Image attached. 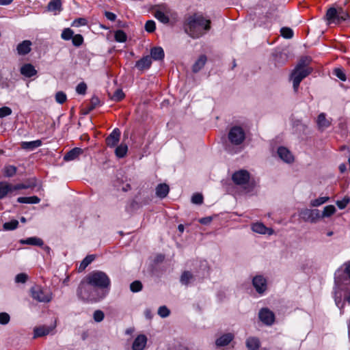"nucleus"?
Instances as JSON below:
<instances>
[{"label": "nucleus", "instance_id": "1", "mask_svg": "<svg viewBox=\"0 0 350 350\" xmlns=\"http://www.w3.org/2000/svg\"><path fill=\"white\" fill-rule=\"evenodd\" d=\"M185 32L193 38H198L211 29V21L202 14H193L188 16L184 23Z\"/></svg>", "mask_w": 350, "mask_h": 350}, {"label": "nucleus", "instance_id": "2", "mask_svg": "<svg viewBox=\"0 0 350 350\" xmlns=\"http://www.w3.org/2000/svg\"><path fill=\"white\" fill-rule=\"evenodd\" d=\"M77 295L83 301L98 302L106 297L107 291L96 288L84 278L77 288Z\"/></svg>", "mask_w": 350, "mask_h": 350}, {"label": "nucleus", "instance_id": "3", "mask_svg": "<svg viewBox=\"0 0 350 350\" xmlns=\"http://www.w3.org/2000/svg\"><path fill=\"white\" fill-rule=\"evenodd\" d=\"M85 278L96 288L109 291L111 281L105 272L100 271H92L88 274Z\"/></svg>", "mask_w": 350, "mask_h": 350}, {"label": "nucleus", "instance_id": "4", "mask_svg": "<svg viewBox=\"0 0 350 350\" xmlns=\"http://www.w3.org/2000/svg\"><path fill=\"white\" fill-rule=\"evenodd\" d=\"M31 297L38 301L43 303L50 302L53 298L52 293L49 290L45 289L39 285H34L30 288Z\"/></svg>", "mask_w": 350, "mask_h": 350}, {"label": "nucleus", "instance_id": "5", "mask_svg": "<svg viewBox=\"0 0 350 350\" xmlns=\"http://www.w3.org/2000/svg\"><path fill=\"white\" fill-rule=\"evenodd\" d=\"M312 71V69H299L294 68L291 75V80L293 81V90L296 92L298 90L301 81L308 76Z\"/></svg>", "mask_w": 350, "mask_h": 350}, {"label": "nucleus", "instance_id": "6", "mask_svg": "<svg viewBox=\"0 0 350 350\" xmlns=\"http://www.w3.org/2000/svg\"><path fill=\"white\" fill-rule=\"evenodd\" d=\"M245 139L244 130L238 126H233L228 133V139L234 145L241 144Z\"/></svg>", "mask_w": 350, "mask_h": 350}, {"label": "nucleus", "instance_id": "7", "mask_svg": "<svg viewBox=\"0 0 350 350\" xmlns=\"http://www.w3.org/2000/svg\"><path fill=\"white\" fill-rule=\"evenodd\" d=\"M232 179L236 185H245L249 182L250 174L247 170H241L232 174Z\"/></svg>", "mask_w": 350, "mask_h": 350}, {"label": "nucleus", "instance_id": "8", "mask_svg": "<svg viewBox=\"0 0 350 350\" xmlns=\"http://www.w3.org/2000/svg\"><path fill=\"white\" fill-rule=\"evenodd\" d=\"M260 320L267 325H272L275 321V314L267 308H262L258 313Z\"/></svg>", "mask_w": 350, "mask_h": 350}, {"label": "nucleus", "instance_id": "9", "mask_svg": "<svg viewBox=\"0 0 350 350\" xmlns=\"http://www.w3.org/2000/svg\"><path fill=\"white\" fill-rule=\"evenodd\" d=\"M252 284L256 291L260 293H263L267 289V281L262 275H256L253 278Z\"/></svg>", "mask_w": 350, "mask_h": 350}, {"label": "nucleus", "instance_id": "10", "mask_svg": "<svg viewBox=\"0 0 350 350\" xmlns=\"http://www.w3.org/2000/svg\"><path fill=\"white\" fill-rule=\"evenodd\" d=\"M300 216L304 221H314L315 218L320 217L319 211L317 209H304L300 212Z\"/></svg>", "mask_w": 350, "mask_h": 350}, {"label": "nucleus", "instance_id": "11", "mask_svg": "<svg viewBox=\"0 0 350 350\" xmlns=\"http://www.w3.org/2000/svg\"><path fill=\"white\" fill-rule=\"evenodd\" d=\"M120 131L118 129H115L106 138V144L109 147H115L120 141Z\"/></svg>", "mask_w": 350, "mask_h": 350}, {"label": "nucleus", "instance_id": "12", "mask_svg": "<svg viewBox=\"0 0 350 350\" xmlns=\"http://www.w3.org/2000/svg\"><path fill=\"white\" fill-rule=\"evenodd\" d=\"M31 42L30 40H24L19 43L16 46V51L19 55H25L31 50Z\"/></svg>", "mask_w": 350, "mask_h": 350}, {"label": "nucleus", "instance_id": "13", "mask_svg": "<svg viewBox=\"0 0 350 350\" xmlns=\"http://www.w3.org/2000/svg\"><path fill=\"white\" fill-rule=\"evenodd\" d=\"M83 153V150L80 148H74L64 156V160L66 161H70L77 159L79 155Z\"/></svg>", "mask_w": 350, "mask_h": 350}, {"label": "nucleus", "instance_id": "14", "mask_svg": "<svg viewBox=\"0 0 350 350\" xmlns=\"http://www.w3.org/2000/svg\"><path fill=\"white\" fill-rule=\"evenodd\" d=\"M147 338L145 335H139L134 340L133 350H143L146 345Z\"/></svg>", "mask_w": 350, "mask_h": 350}, {"label": "nucleus", "instance_id": "15", "mask_svg": "<svg viewBox=\"0 0 350 350\" xmlns=\"http://www.w3.org/2000/svg\"><path fill=\"white\" fill-rule=\"evenodd\" d=\"M279 157L286 163H291L293 161V157L291 152L284 147H280L278 150Z\"/></svg>", "mask_w": 350, "mask_h": 350}, {"label": "nucleus", "instance_id": "16", "mask_svg": "<svg viewBox=\"0 0 350 350\" xmlns=\"http://www.w3.org/2000/svg\"><path fill=\"white\" fill-rule=\"evenodd\" d=\"M21 73L26 77H31L36 75L37 71L31 64H25L21 68Z\"/></svg>", "mask_w": 350, "mask_h": 350}, {"label": "nucleus", "instance_id": "17", "mask_svg": "<svg viewBox=\"0 0 350 350\" xmlns=\"http://www.w3.org/2000/svg\"><path fill=\"white\" fill-rule=\"evenodd\" d=\"M317 124L318 128L321 131H323L324 129L329 127L331 124V122L329 120L326 118V116L324 113H321L317 118Z\"/></svg>", "mask_w": 350, "mask_h": 350}, {"label": "nucleus", "instance_id": "18", "mask_svg": "<svg viewBox=\"0 0 350 350\" xmlns=\"http://www.w3.org/2000/svg\"><path fill=\"white\" fill-rule=\"evenodd\" d=\"M151 64L152 59L150 56L147 55L138 60L135 64V67L142 70L149 68Z\"/></svg>", "mask_w": 350, "mask_h": 350}, {"label": "nucleus", "instance_id": "19", "mask_svg": "<svg viewBox=\"0 0 350 350\" xmlns=\"http://www.w3.org/2000/svg\"><path fill=\"white\" fill-rule=\"evenodd\" d=\"M234 338V336L231 333H228L222 335L217 339L215 344L218 347H224L228 345Z\"/></svg>", "mask_w": 350, "mask_h": 350}, {"label": "nucleus", "instance_id": "20", "mask_svg": "<svg viewBox=\"0 0 350 350\" xmlns=\"http://www.w3.org/2000/svg\"><path fill=\"white\" fill-rule=\"evenodd\" d=\"M252 229L254 232L259 233V234L268 233L269 234H271L273 233L272 229L267 228L262 223L254 224L252 226Z\"/></svg>", "mask_w": 350, "mask_h": 350}, {"label": "nucleus", "instance_id": "21", "mask_svg": "<svg viewBox=\"0 0 350 350\" xmlns=\"http://www.w3.org/2000/svg\"><path fill=\"white\" fill-rule=\"evenodd\" d=\"M169 191V186L167 184L161 183L156 187V195L160 198H164L167 196Z\"/></svg>", "mask_w": 350, "mask_h": 350}, {"label": "nucleus", "instance_id": "22", "mask_svg": "<svg viewBox=\"0 0 350 350\" xmlns=\"http://www.w3.org/2000/svg\"><path fill=\"white\" fill-rule=\"evenodd\" d=\"M260 345L259 339L256 337H250L246 340V347L249 350H257Z\"/></svg>", "mask_w": 350, "mask_h": 350}, {"label": "nucleus", "instance_id": "23", "mask_svg": "<svg viewBox=\"0 0 350 350\" xmlns=\"http://www.w3.org/2000/svg\"><path fill=\"white\" fill-rule=\"evenodd\" d=\"M206 57L204 55H202L199 57L198 60L194 63L192 67L193 72H198L200 71L205 65L206 62Z\"/></svg>", "mask_w": 350, "mask_h": 350}, {"label": "nucleus", "instance_id": "24", "mask_svg": "<svg viewBox=\"0 0 350 350\" xmlns=\"http://www.w3.org/2000/svg\"><path fill=\"white\" fill-rule=\"evenodd\" d=\"M325 18L328 21V23L338 22V14L337 9L335 8H330L327 10L325 14Z\"/></svg>", "mask_w": 350, "mask_h": 350}, {"label": "nucleus", "instance_id": "25", "mask_svg": "<svg viewBox=\"0 0 350 350\" xmlns=\"http://www.w3.org/2000/svg\"><path fill=\"white\" fill-rule=\"evenodd\" d=\"M150 56L154 60H161L164 57V51L161 47H154L150 51Z\"/></svg>", "mask_w": 350, "mask_h": 350}, {"label": "nucleus", "instance_id": "26", "mask_svg": "<svg viewBox=\"0 0 350 350\" xmlns=\"http://www.w3.org/2000/svg\"><path fill=\"white\" fill-rule=\"evenodd\" d=\"M22 244L42 246L44 244L43 241L38 237H30L20 241Z\"/></svg>", "mask_w": 350, "mask_h": 350}, {"label": "nucleus", "instance_id": "27", "mask_svg": "<svg viewBox=\"0 0 350 350\" xmlns=\"http://www.w3.org/2000/svg\"><path fill=\"white\" fill-rule=\"evenodd\" d=\"M99 105H100L99 98L96 96H92L90 100L89 105L87 106V107L84 109L83 113L84 114L89 113L91 111L94 109Z\"/></svg>", "mask_w": 350, "mask_h": 350}, {"label": "nucleus", "instance_id": "28", "mask_svg": "<svg viewBox=\"0 0 350 350\" xmlns=\"http://www.w3.org/2000/svg\"><path fill=\"white\" fill-rule=\"evenodd\" d=\"M17 202L24 204H38L40 202V199L36 196L30 197H19L17 198Z\"/></svg>", "mask_w": 350, "mask_h": 350}, {"label": "nucleus", "instance_id": "29", "mask_svg": "<svg viewBox=\"0 0 350 350\" xmlns=\"http://www.w3.org/2000/svg\"><path fill=\"white\" fill-rule=\"evenodd\" d=\"M42 144V142L40 140H35L31 142H24L21 144V147L23 149L27 150H33Z\"/></svg>", "mask_w": 350, "mask_h": 350}, {"label": "nucleus", "instance_id": "30", "mask_svg": "<svg viewBox=\"0 0 350 350\" xmlns=\"http://www.w3.org/2000/svg\"><path fill=\"white\" fill-rule=\"evenodd\" d=\"M10 191V184L5 182L0 183V199L5 198Z\"/></svg>", "mask_w": 350, "mask_h": 350}, {"label": "nucleus", "instance_id": "31", "mask_svg": "<svg viewBox=\"0 0 350 350\" xmlns=\"http://www.w3.org/2000/svg\"><path fill=\"white\" fill-rule=\"evenodd\" d=\"M34 338L42 337L49 334L50 329L47 327H36L33 330Z\"/></svg>", "mask_w": 350, "mask_h": 350}, {"label": "nucleus", "instance_id": "32", "mask_svg": "<svg viewBox=\"0 0 350 350\" xmlns=\"http://www.w3.org/2000/svg\"><path fill=\"white\" fill-rule=\"evenodd\" d=\"M128 151V147L126 144H121L117 146L115 150V154L118 158H123L126 156Z\"/></svg>", "mask_w": 350, "mask_h": 350}, {"label": "nucleus", "instance_id": "33", "mask_svg": "<svg viewBox=\"0 0 350 350\" xmlns=\"http://www.w3.org/2000/svg\"><path fill=\"white\" fill-rule=\"evenodd\" d=\"M95 257L94 255L87 256L81 262L79 267V271H82L94 260Z\"/></svg>", "mask_w": 350, "mask_h": 350}, {"label": "nucleus", "instance_id": "34", "mask_svg": "<svg viewBox=\"0 0 350 350\" xmlns=\"http://www.w3.org/2000/svg\"><path fill=\"white\" fill-rule=\"evenodd\" d=\"M62 3L61 0H51L48 4V10L49 11H60Z\"/></svg>", "mask_w": 350, "mask_h": 350}, {"label": "nucleus", "instance_id": "35", "mask_svg": "<svg viewBox=\"0 0 350 350\" xmlns=\"http://www.w3.org/2000/svg\"><path fill=\"white\" fill-rule=\"evenodd\" d=\"M193 278V274L188 271H185L181 275L180 282L183 284L188 285L190 280H192Z\"/></svg>", "mask_w": 350, "mask_h": 350}, {"label": "nucleus", "instance_id": "36", "mask_svg": "<svg viewBox=\"0 0 350 350\" xmlns=\"http://www.w3.org/2000/svg\"><path fill=\"white\" fill-rule=\"evenodd\" d=\"M310 62V59L306 57H302L299 61L298 64L295 66V68L299 69H312L311 68L308 67V65L309 64Z\"/></svg>", "mask_w": 350, "mask_h": 350}, {"label": "nucleus", "instance_id": "37", "mask_svg": "<svg viewBox=\"0 0 350 350\" xmlns=\"http://www.w3.org/2000/svg\"><path fill=\"white\" fill-rule=\"evenodd\" d=\"M336 208L333 205H328L324 207L321 217H328L334 214Z\"/></svg>", "mask_w": 350, "mask_h": 350}, {"label": "nucleus", "instance_id": "38", "mask_svg": "<svg viewBox=\"0 0 350 350\" xmlns=\"http://www.w3.org/2000/svg\"><path fill=\"white\" fill-rule=\"evenodd\" d=\"M18 226V221L16 219H12L10 221L5 222L3 225V230H13L17 228Z\"/></svg>", "mask_w": 350, "mask_h": 350}, {"label": "nucleus", "instance_id": "39", "mask_svg": "<svg viewBox=\"0 0 350 350\" xmlns=\"http://www.w3.org/2000/svg\"><path fill=\"white\" fill-rule=\"evenodd\" d=\"M338 14V23L340 21H345L349 18V15L348 12L343 10L342 8H338L337 9Z\"/></svg>", "mask_w": 350, "mask_h": 350}, {"label": "nucleus", "instance_id": "40", "mask_svg": "<svg viewBox=\"0 0 350 350\" xmlns=\"http://www.w3.org/2000/svg\"><path fill=\"white\" fill-rule=\"evenodd\" d=\"M154 16L157 19H158L162 23L167 24L169 23V21H170L169 17L161 11H159V10L157 11L154 14Z\"/></svg>", "mask_w": 350, "mask_h": 350}, {"label": "nucleus", "instance_id": "41", "mask_svg": "<svg viewBox=\"0 0 350 350\" xmlns=\"http://www.w3.org/2000/svg\"><path fill=\"white\" fill-rule=\"evenodd\" d=\"M143 288L142 283L139 280H135L130 284V290L133 293H137L142 291Z\"/></svg>", "mask_w": 350, "mask_h": 350}, {"label": "nucleus", "instance_id": "42", "mask_svg": "<svg viewBox=\"0 0 350 350\" xmlns=\"http://www.w3.org/2000/svg\"><path fill=\"white\" fill-rule=\"evenodd\" d=\"M115 40L118 42H124L126 40V34L122 30H117L115 32Z\"/></svg>", "mask_w": 350, "mask_h": 350}, {"label": "nucleus", "instance_id": "43", "mask_svg": "<svg viewBox=\"0 0 350 350\" xmlns=\"http://www.w3.org/2000/svg\"><path fill=\"white\" fill-rule=\"evenodd\" d=\"M74 35V31L70 28H66L63 30L61 38L64 40H69L72 39Z\"/></svg>", "mask_w": 350, "mask_h": 350}, {"label": "nucleus", "instance_id": "44", "mask_svg": "<svg viewBox=\"0 0 350 350\" xmlns=\"http://www.w3.org/2000/svg\"><path fill=\"white\" fill-rule=\"evenodd\" d=\"M280 33L282 36L286 39L292 38L293 36V31L289 27H282L280 29Z\"/></svg>", "mask_w": 350, "mask_h": 350}, {"label": "nucleus", "instance_id": "45", "mask_svg": "<svg viewBox=\"0 0 350 350\" xmlns=\"http://www.w3.org/2000/svg\"><path fill=\"white\" fill-rule=\"evenodd\" d=\"M328 200H329L328 197H319L317 199L312 200L310 202V205L314 207L319 206L325 203Z\"/></svg>", "mask_w": 350, "mask_h": 350}, {"label": "nucleus", "instance_id": "46", "mask_svg": "<svg viewBox=\"0 0 350 350\" xmlns=\"http://www.w3.org/2000/svg\"><path fill=\"white\" fill-rule=\"evenodd\" d=\"M124 97V94L120 89H117L113 95L111 96V99L114 101H120Z\"/></svg>", "mask_w": 350, "mask_h": 350}, {"label": "nucleus", "instance_id": "47", "mask_svg": "<svg viewBox=\"0 0 350 350\" xmlns=\"http://www.w3.org/2000/svg\"><path fill=\"white\" fill-rule=\"evenodd\" d=\"M72 42L75 46H80L83 42V37L81 34L73 35Z\"/></svg>", "mask_w": 350, "mask_h": 350}, {"label": "nucleus", "instance_id": "48", "mask_svg": "<svg viewBox=\"0 0 350 350\" xmlns=\"http://www.w3.org/2000/svg\"><path fill=\"white\" fill-rule=\"evenodd\" d=\"M16 172V167L14 165L6 166L4 169V174L7 177L13 176Z\"/></svg>", "mask_w": 350, "mask_h": 350}, {"label": "nucleus", "instance_id": "49", "mask_svg": "<svg viewBox=\"0 0 350 350\" xmlns=\"http://www.w3.org/2000/svg\"><path fill=\"white\" fill-rule=\"evenodd\" d=\"M67 96L66 94L62 92H57L55 94V100L57 103L59 104H63L66 100Z\"/></svg>", "mask_w": 350, "mask_h": 350}, {"label": "nucleus", "instance_id": "50", "mask_svg": "<svg viewBox=\"0 0 350 350\" xmlns=\"http://www.w3.org/2000/svg\"><path fill=\"white\" fill-rule=\"evenodd\" d=\"M170 313V310L165 306L159 307L158 310V314L162 318L168 317Z\"/></svg>", "mask_w": 350, "mask_h": 350}, {"label": "nucleus", "instance_id": "51", "mask_svg": "<svg viewBox=\"0 0 350 350\" xmlns=\"http://www.w3.org/2000/svg\"><path fill=\"white\" fill-rule=\"evenodd\" d=\"M334 74L341 81H345L347 78L342 69L337 68L334 70Z\"/></svg>", "mask_w": 350, "mask_h": 350}, {"label": "nucleus", "instance_id": "52", "mask_svg": "<svg viewBox=\"0 0 350 350\" xmlns=\"http://www.w3.org/2000/svg\"><path fill=\"white\" fill-rule=\"evenodd\" d=\"M87 85L84 82H81L76 87V92L79 94L84 95L86 93Z\"/></svg>", "mask_w": 350, "mask_h": 350}, {"label": "nucleus", "instance_id": "53", "mask_svg": "<svg viewBox=\"0 0 350 350\" xmlns=\"http://www.w3.org/2000/svg\"><path fill=\"white\" fill-rule=\"evenodd\" d=\"M191 202L196 204H201L203 202V196L201 193H195L191 198Z\"/></svg>", "mask_w": 350, "mask_h": 350}, {"label": "nucleus", "instance_id": "54", "mask_svg": "<svg viewBox=\"0 0 350 350\" xmlns=\"http://www.w3.org/2000/svg\"><path fill=\"white\" fill-rule=\"evenodd\" d=\"M105 317L104 312L100 310H96L94 312V319L96 322H100L103 320Z\"/></svg>", "mask_w": 350, "mask_h": 350}, {"label": "nucleus", "instance_id": "55", "mask_svg": "<svg viewBox=\"0 0 350 350\" xmlns=\"http://www.w3.org/2000/svg\"><path fill=\"white\" fill-rule=\"evenodd\" d=\"M155 28V23L153 21H148L145 24V29L149 33L153 32Z\"/></svg>", "mask_w": 350, "mask_h": 350}, {"label": "nucleus", "instance_id": "56", "mask_svg": "<svg viewBox=\"0 0 350 350\" xmlns=\"http://www.w3.org/2000/svg\"><path fill=\"white\" fill-rule=\"evenodd\" d=\"M349 201L350 200L348 197H345L342 200L336 201V205L340 209H343L347 206Z\"/></svg>", "mask_w": 350, "mask_h": 350}, {"label": "nucleus", "instance_id": "57", "mask_svg": "<svg viewBox=\"0 0 350 350\" xmlns=\"http://www.w3.org/2000/svg\"><path fill=\"white\" fill-rule=\"evenodd\" d=\"M10 319V315L6 312L0 313V324L6 325L9 323Z\"/></svg>", "mask_w": 350, "mask_h": 350}, {"label": "nucleus", "instance_id": "58", "mask_svg": "<svg viewBox=\"0 0 350 350\" xmlns=\"http://www.w3.org/2000/svg\"><path fill=\"white\" fill-rule=\"evenodd\" d=\"M12 109L8 107H3L0 108V118L10 116L12 113Z\"/></svg>", "mask_w": 350, "mask_h": 350}, {"label": "nucleus", "instance_id": "59", "mask_svg": "<svg viewBox=\"0 0 350 350\" xmlns=\"http://www.w3.org/2000/svg\"><path fill=\"white\" fill-rule=\"evenodd\" d=\"M27 280V275L23 273L16 275L15 282L16 283H25Z\"/></svg>", "mask_w": 350, "mask_h": 350}, {"label": "nucleus", "instance_id": "60", "mask_svg": "<svg viewBox=\"0 0 350 350\" xmlns=\"http://www.w3.org/2000/svg\"><path fill=\"white\" fill-rule=\"evenodd\" d=\"M24 187L23 189L34 187L36 186V181L35 178L29 180L25 183H21Z\"/></svg>", "mask_w": 350, "mask_h": 350}, {"label": "nucleus", "instance_id": "61", "mask_svg": "<svg viewBox=\"0 0 350 350\" xmlns=\"http://www.w3.org/2000/svg\"><path fill=\"white\" fill-rule=\"evenodd\" d=\"M87 24V20L83 18H79L75 19L72 23V26L79 27L80 25H85Z\"/></svg>", "mask_w": 350, "mask_h": 350}, {"label": "nucleus", "instance_id": "62", "mask_svg": "<svg viewBox=\"0 0 350 350\" xmlns=\"http://www.w3.org/2000/svg\"><path fill=\"white\" fill-rule=\"evenodd\" d=\"M105 16L108 20L111 21H115L116 19V15L111 12L105 11Z\"/></svg>", "mask_w": 350, "mask_h": 350}, {"label": "nucleus", "instance_id": "63", "mask_svg": "<svg viewBox=\"0 0 350 350\" xmlns=\"http://www.w3.org/2000/svg\"><path fill=\"white\" fill-rule=\"evenodd\" d=\"M24 187L22 186L21 184H17L16 185H12L10 184V191L11 192L14 191H16V190H19V189H23Z\"/></svg>", "mask_w": 350, "mask_h": 350}, {"label": "nucleus", "instance_id": "64", "mask_svg": "<svg viewBox=\"0 0 350 350\" xmlns=\"http://www.w3.org/2000/svg\"><path fill=\"white\" fill-rule=\"evenodd\" d=\"M345 273L349 276L350 278V260L345 264Z\"/></svg>", "mask_w": 350, "mask_h": 350}]
</instances>
